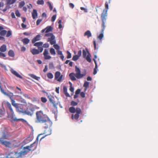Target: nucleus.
<instances>
[{"label":"nucleus","mask_w":158,"mask_h":158,"mask_svg":"<svg viewBox=\"0 0 158 158\" xmlns=\"http://www.w3.org/2000/svg\"><path fill=\"white\" fill-rule=\"evenodd\" d=\"M36 117L37 121L40 123H45L47 127H51L52 124V121L47 116L44 114L41 110L36 112Z\"/></svg>","instance_id":"f257e3e1"},{"label":"nucleus","mask_w":158,"mask_h":158,"mask_svg":"<svg viewBox=\"0 0 158 158\" xmlns=\"http://www.w3.org/2000/svg\"><path fill=\"white\" fill-rule=\"evenodd\" d=\"M2 138L0 139V143L5 145L6 147L10 148H14L17 147L15 145V142H10L9 141H4L3 139H7L9 137V134L7 130L4 128L2 132Z\"/></svg>","instance_id":"f03ea898"},{"label":"nucleus","mask_w":158,"mask_h":158,"mask_svg":"<svg viewBox=\"0 0 158 158\" xmlns=\"http://www.w3.org/2000/svg\"><path fill=\"white\" fill-rule=\"evenodd\" d=\"M41 135V134L39 135L36 140L30 146H27L23 148V150L22 151V152L24 156L27 154V153L30 151H33L36 149L38 143L39 138Z\"/></svg>","instance_id":"7ed1b4c3"},{"label":"nucleus","mask_w":158,"mask_h":158,"mask_svg":"<svg viewBox=\"0 0 158 158\" xmlns=\"http://www.w3.org/2000/svg\"><path fill=\"white\" fill-rule=\"evenodd\" d=\"M69 111L72 113H74L76 112V114L74 115L73 114H72L71 118L72 119H74L78 120L80 114L81 112V110L80 108L77 107L76 109L73 107H71L69 109Z\"/></svg>","instance_id":"20e7f679"},{"label":"nucleus","mask_w":158,"mask_h":158,"mask_svg":"<svg viewBox=\"0 0 158 158\" xmlns=\"http://www.w3.org/2000/svg\"><path fill=\"white\" fill-rule=\"evenodd\" d=\"M75 72H76L75 74L74 73H71L69 74V76L72 81L76 80L75 77L77 79H81L85 76V75L81 73L80 70L77 66H75Z\"/></svg>","instance_id":"39448f33"},{"label":"nucleus","mask_w":158,"mask_h":158,"mask_svg":"<svg viewBox=\"0 0 158 158\" xmlns=\"http://www.w3.org/2000/svg\"><path fill=\"white\" fill-rule=\"evenodd\" d=\"M110 0H108L105 3V7L106 9H104L103 12L101 15V19H102V26H104L105 24V22L106 21V17L107 16V11L108 9V4L110 3Z\"/></svg>","instance_id":"423d86ee"},{"label":"nucleus","mask_w":158,"mask_h":158,"mask_svg":"<svg viewBox=\"0 0 158 158\" xmlns=\"http://www.w3.org/2000/svg\"><path fill=\"white\" fill-rule=\"evenodd\" d=\"M7 158H18L24 156L22 151L18 153L13 152L8 153L6 154Z\"/></svg>","instance_id":"0eeeda50"},{"label":"nucleus","mask_w":158,"mask_h":158,"mask_svg":"<svg viewBox=\"0 0 158 158\" xmlns=\"http://www.w3.org/2000/svg\"><path fill=\"white\" fill-rule=\"evenodd\" d=\"M63 75H61L59 71L56 72L55 74V79L59 82L62 80Z\"/></svg>","instance_id":"6e6552de"},{"label":"nucleus","mask_w":158,"mask_h":158,"mask_svg":"<svg viewBox=\"0 0 158 158\" xmlns=\"http://www.w3.org/2000/svg\"><path fill=\"white\" fill-rule=\"evenodd\" d=\"M34 110L35 109L33 107L28 108L23 112V114L31 116Z\"/></svg>","instance_id":"1a4fd4ad"},{"label":"nucleus","mask_w":158,"mask_h":158,"mask_svg":"<svg viewBox=\"0 0 158 158\" xmlns=\"http://www.w3.org/2000/svg\"><path fill=\"white\" fill-rule=\"evenodd\" d=\"M43 50V47H39L38 50L33 48L31 50V52L33 55H37L41 52Z\"/></svg>","instance_id":"9d476101"},{"label":"nucleus","mask_w":158,"mask_h":158,"mask_svg":"<svg viewBox=\"0 0 158 158\" xmlns=\"http://www.w3.org/2000/svg\"><path fill=\"white\" fill-rule=\"evenodd\" d=\"M7 107L8 108L10 111V112L9 111V110H8L7 111L8 115L9 116L11 117L12 118L14 115V112L10 104L9 103H7Z\"/></svg>","instance_id":"9b49d317"},{"label":"nucleus","mask_w":158,"mask_h":158,"mask_svg":"<svg viewBox=\"0 0 158 158\" xmlns=\"http://www.w3.org/2000/svg\"><path fill=\"white\" fill-rule=\"evenodd\" d=\"M50 127H47V125L45 126V129L44 131V134H45V136L49 135L51 134V130L50 128Z\"/></svg>","instance_id":"f8f14e48"},{"label":"nucleus","mask_w":158,"mask_h":158,"mask_svg":"<svg viewBox=\"0 0 158 158\" xmlns=\"http://www.w3.org/2000/svg\"><path fill=\"white\" fill-rule=\"evenodd\" d=\"M48 54V51L47 49H45L43 55L44 56V58L45 60H49L51 58V57Z\"/></svg>","instance_id":"ddd939ff"},{"label":"nucleus","mask_w":158,"mask_h":158,"mask_svg":"<svg viewBox=\"0 0 158 158\" xmlns=\"http://www.w3.org/2000/svg\"><path fill=\"white\" fill-rule=\"evenodd\" d=\"M53 30L52 27L51 26H48L47 27L43 29L41 32L43 33L45 31V33H48L50 31H52Z\"/></svg>","instance_id":"4468645a"},{"label":"nucleus","mask_w":158,"mask_h":158,"mask_svg":"<svg viewBox=\"0 0 158 158\" xmlns=\"http://www.w3.org/2000/svg\"><path fill=\"white\" fill-rule=\"evenodd\" d=\"M102 32L98 37V39H99V40L101 41H102V39L104 37V35H103V31L104 30V29H105V24H104V27H103L102 26Z\"/></svg>","instance_id":"2eb2a0df"},{"label":"nucleus","mask_w":158,"mask_h":158,"mask_svg":"<svg viewBox=\"0 0 158 158\" xmlns=\"http://www.w3.org/2000/svg\"><path fill=\"white\" fill-rule=\"evenodd\" d=\"M55 37L54 35H52L50 38L48 39V41H49L51 45L55 44L56 43V40H55Z\"/></svg>","instance_id":"dca6fc26"},{"label":"nucleus","mask_w":158,"mask_h":158,"mask_svg":"<svg viewBox=\"0 0 158 158\" xmlns=\"http://www.w3.org/2000/svg\"><path fill=\"white\" fill-rule=\"evenodd\" d=\"M11 72L16 77H19L20 78L22 79L23 77L19 74L18 73L16 72L13 69H11L10 70Z\"/></svg>","instance_id":"f3484780"},{"label":"nucleus","mask_w":158,"mask_h":158,"mask_svg":"<svg viewBox=\"0 0 158 158\" xmlns=\"http://www.w3.org/2000/svg\"><path fill=\"white\" fill-rule=\"evenodd\" d=\"M48 97L51 103H52L54 105L56 104V102L54 101V98L53 96L50 95H48Z\"/></svg>","instance_id":"a211bd4d"},{"label":"nucleus","mask_w":158,"mask_h":158,"mask_svg":"<svg viewBox=\"0 0 158 158\" xmlns=\"http://www.w3.org/2000/svg\"><path fill=\"white\" fill-rule=\"evenodd\" d=\"M40 35H37L32 40V43L33 44H34L36 41L40 40Z\"/></svg>","instance_id":"6ab92c4d"},{"label":"nucleus","mask_w":158,"mask_h":158,"mask_svg":"<svg viewBox=\"0 0 158 158\" xmlns=\"http://www.w3.org/2000/svg\"><path fill=\"white\" fill-rule=\"evenodd\" d=\"M85 49L86 50L87 52V53L88 54L87 56L85 57L87 61L90 63L91 62V59L90 58V55L89 53V52L88 51V49L87 48H85Z\"/></svg>","instance_id":"aec40b11"},{"label":"nucleus","mask_w":158,"mask_h":158,"mask_svg":"<svg viewBox=\"0 0 158 158\" xmlns=\"http://www.w3.org/2000/svg\"><path fill=\"white\" fill-rule=\"evenodd\" d=\"M32 15L33 19H35L37 18V13L36 10L34 9L32 13Z\"/></svg>","instance_id":"412c9836"},{"label":"nucleus","mask_w":158,"mask_h":158,"mask_svg":"<svg viewBox=\"0 0 158 158\" xmlns=\"http://www.w3.org/2000/svg\"><path fill=\"white\" fill-rule=\"evenodd\" d=\"M84 36H87L88 38L92 36V34L89 30H87L85 31L84 34Z\"/></svg>","instance_id":"4be33fe9"},{"label":"nucleus","mask_w":158,"mask_h":158,"mask_svg":"<svg viewBox=\"0 0 158 158\" xmlns=\"http://www.w3.org/2000/svg\"><path fill=\"white\" fill-rule=\"evenodd\" d=\"M6 50V46L5 44H3L0 48V51L2 52H5Z\"/></svg>","instance_id":"5701e85b"},{"label":"nucleus","mask_w":158,"mask_h":158,"mask_svg":"<svg viewBox=\"0 0 158 158\" xmlns=\"http://www.w3.org/2000/svg\"><path fill=\"white\" fill-rule=\"evenodd\" d=\"M63 92L66 97H69V94L67 92V88L65 86H64L63 88Z\"/></svg>","instance_id":"b1692460"},{"label":"nucleus","mask_w":158,"mask_h":158,"mask_svg":"<svg viewBox=\"0 0 158 158\" xmlns=\"http://www.w3.org/2000/svg\"><path fill=\"white\" fill-rule=\"evenodd\" d=\"M93 60L95 65V68H94V70L93 74L94 75H95L97 73V69L98 68V65L96 60H95V59H94Z\"/></svg>","instance_id":"393cba45"},{"label":"nucleus","mask_w":158,"mask_h":158,"mask_svg":"<svg viewBox=\"0 0 158 158\" xmlns=\"http://www.w3.org/2000/svg\"><path fill=\"white\" fill-rule=\"evenodd\" d=\"M8 55L9 56L14 57L15 56V54L14 52L12 50H10L8 52Z\"/></svg>","instance_id":"a878e982"},{"label":"nucleus","mask_w":158,"mask_h":158,"mask_svg":"<svg viewBox=\"0 0 158 158\" xmlns=\"http://www.w3.org/2000/svg\"><path fill=\"white\" fill-rule=\"evenodd\" d=\"M22 41L24 44L25 45L29 43L30 40L27 38H25L22 40Z\"/></svg>","instance_id":"bb28decb"},{"label":"nucleus","mask_w":158,"mask_h":158,"mask_svg":"<svg viewBox=\"0 0 158 158\" xmlns=\"http://www.w3.org/2000/svg\"><path fill=\"white\" fill-rule=\"evenodd\" d=\"M28 75L31 77L38 81L39 79L40 78V77H38L33 74H29Z\"/></svg>","instance_id":"cd10ccee"},{"label":"nucleus","mask_w":158,"mask_h":158,"mask_svg":"<svg viewBox=\"0 0 158 158\" xmlns=\"http://www.w3.org/2000/svg\"><path fill=\"white\" fill-rule=\"evenodd\" d=\"M16 2V0H6V4L7 5H11L13 4Z\"/></svg>","instance_id":"c85d7f7f"},{"label":"nucleus","mask_w":158,"mask_h":158,"mask_svg":"<svg viewBox=\"0 0 158 158\" xmlns=\"http://www.w3.org/2000/svg\"><path fill=\"white\" fill-rule=\"evenodd\" d=\"M43 44V43L42 42H39L36 43H35L34 44V46H35L37 47L38 48L40 47V46H42Z\"/></svg>","instance_id":"c756f323"},{"label":"nucleus","mask_w":158,"mask_h":158,"mask_svg":"<svg viewBox=\"0 0 158 158\" xmlns=\"http://www.w3.org/2000/svg\"><path fill=\"white\" fill-rule=\"evenodd\" d=\"M11 103L13 106L15 107L16 108H18V105L17 103H15V102L13 99H11Z\"/></svg>","instance_id":"7c9ffc66"},{"label":"nucleus","mask_w":158,"mask_h":158,"mask_svg":"<svg viewBox=\"0 0 158 158\" xmlns=\"http://www.w3.org/2000/svg\"><path fill=\"white\" fill-rule=\"evenodd\" d=\"M7 31L5 30H2L0 32V35L1 36H4L6 35Z\"/></svg>","instance_id":"2f4dec72"},{"label":"nucleus","mask_w":158,"mask_h":158,"mask_svg":"<svg viewBox=\"0 0 158 158\" xmlns=\"http://www.w3.org/2000/svg\"><path fill=\"white\" fill-rule=\"evenodd\" d=\"M50 52L52 55H55L56 54V52L54 49L53 48H51L50 49Z\"/></svg>","instance_id":"473e14b6"},{"label":"nucleus","mask_w":158,"mask_h":158,"mask_svg":"<svg viewBox=\"0 0 158 158\" xmlns=\"http://www.w3.org/2000/svg\"><path fill=\"white\" fill-rule=\"evenodd\" d=\"M47 76L48 77L49 79H52L53 77V75L52 73H48L47 74Z\"/></svg>","instance_id":"72a5a7b5"},{"label":"nucleus","mask_w":158,"mask_h":158,"mask_svg":"<svg viewBox=\"0 0 158 158\" xmlns=\"http://www.w3.org/2000/svg\"><path fill=\"white\" fill-rule=\"evenodd\" d=\"M16 110L18 111L21 112L23 114V112L24 111H23V109L21 107L18 106V108H17Z\"/></svg>","instance_id":"f704fd0d"},{"label":"nucleus","mask_w":158,"mask_h":158,"mask_svg":"<svg viewBox=\"0 0 158 158\" xmlns=\"http://www.w3.org/2000/svg\"><path fill=\"white\" fill-rule=\"evenodd\" d=\"M87 52V51L86 49L85 50L83 49L82 50V55L84 58H85V57H86Z\"/></svg>","instance_id":"c9c22d12"},{"label":"nucleus","mask_w":158,"mask_h":158,"mask_svg":"<svg viewBox=\"0 0 158 158\" xmlns=\"http://www.w3.org/2000/svg\"><path fill=\"white\" fill-rule=\"evenodd\" d=\"M89 83L87 81H85L83 85L84 87H85L86 89H87L89 87Z\"/></svg>","instance_id":"e433bc0d"},{"label":"nucleus","mask_w":158,"mask_h":158,"mask_svg":"<svg viewBox=\"0 0 158 158\" xmlns=\"http://www.w3.org/2000/svg\"><path fill=\"white\" fill-rule=\"evenodd\" d=\"M37 3L39 5H43L44 2L43 0H38L37 1Z\"/></svg>","instance_id":"4c0bfd02"},{"label":"nucleus","mask_w":158,"mask_h":158,"mask_svg":"<svg viewBox=\"0 0 158 158\" xmlns=\"http://www.w3.org/2000/svg\"><path fill=\"white\" fill-rule=\"evenodd\" d=\"M79 56L77 55H75L73 56L72 60L73 61H76L79 58Z\"/></svg>","instance_id":"58836bf2"},{"label":"nucleus","mask_w":158,"mask_h":158,"mask_svg":"<svg viewBox=\"0 0 158 158\" xmlns=\"http://www.w3.org/2000/svg\"><path fill=\"white\" fill-rule=\"evenodd\" d=\"M25 4V3L24 1L21 2L19 4V7L20 8H21Z\"/></svg>","instance_id":"ea45409f"},{"label":"nucleus","mask_w":158,"mask_h":158,"mask_svg":"<svg viewBox=\"0 0 158 158\" xmlns=\"http://www.w3.org/2000/svg\"><path fill=\"white\" fill-rule=\"evenodd\" d=\"M67 59H69L71 57V53L69 51H67Z\"/></svg>","instance_id":"a19ab883"},{"label":"nucleus","mask_w":158,"mask_h":158,"mask_svg":"<svg viewBox=\"0 0 158 158\" xmlns=\"http://www.w3.org/2000/svg\"><path fill=\"white\" fill-rule=\"evenodd\" d=\"M12 35L11 31H8L7 32V34L6 35V37H8Z\"/></svg>","instance_id":"79ce46f5"},{"label":"nucleus","mask_w":158,"mask_h":158,"mask_svg":"<svg viewBox=\"0 0 158 158\" xmlns=\"http://www.w3.org/2000/svg\"><path fill=\"white\" fill-rule=\"evenodd\" d=\"M77 103L75 101H72L71 102V105L72 106H77Z\"/></svg>","instance_id":"37998d69"},{"label":"nucleus","mask_w":158,"mask_h":158,"mask_svg":"<svg viewBox=\"0 0 158 158\" xmlns=\"http://www.w3.org/2000/svg\"><path fill=\"white\" fill-rule=\"evenodd\" d=\"M47 3L49 6L50 10H52L53 9V7L51 3L49 2H48Z\"/></svg>","instance_id":"c03bdc74"},{"label":"nucleus","mask_w":158,"mask_h":158,"mask_svg":"<svg viewBox=\"0 0 158 158\" xmlns=\"http://www.w3.org/2000/svg\"><path fill=\"white\" fill-rule=\"evenodd\" d=\"M41 101L43 103H45L47 101V100L45 98L41 97Z\"/></svg>","instance_id":"a18cd8bd"},{"label":"nucleus","mask_w":158,"mask_h":158,"mask_svg":"<svg viewBox=\"0 0 158 158\" xmlns=\"http://www.w3.org/2000/svg\"><path fill=\"white\" fill-rule=\"evenodd\" d=\"M52 35H54L52 33H48L46 34L44 36L45 37H51Z\"/></svg>","instance_id":"49530a36"},{"label":"nucleus","mask_w":158,"mask_h":158,"mask_svg":"<svg viewBox=\"0 0 158 158\" xmlns=\"http://www.w3.org/2000/svg\"><path fill=\"white\" fill-rule=\"evenodd\" d=\"M53 47L56 49L59 50L60 49V47L57 44H54Z\"/></svg>","instance_id":"de8ad7c7"},{"label":"nucleus","mask_w":158,"mask_h":158,"mask_svg":"<svg viewBox=\"0 0 158 158\" xmlns=\"http://www.w3.org/2000/svg\"><path fill=\"white\" fill-rule=\"evenodd\" d=\"M49 68L50 69L53 68L54 67L53 64L52 63H50L49 64Z\"/></svg>","instance_id":"09e8293b"},{"label":"nucleus","mask_w":158,"mask_h":158,"mask_svg":"<svg viewBox=\"0 0 158 158\" xmlns=\"http://www.w3.org/2000/svg\"><path fill=\"white\" fill-rule=\"evenodd\" d=\"M4 112L1 109H0V117H2L4 115Z\"/></svg>","instance_id":"8fccbe9b"},{"label":"nucleus","mask_w":158,"mask_h":158,"mask_svg":"<svg viewBox=\"0 0 158 158\" xmlns=\"http://www.w3.org/2000/svg\"><path fill=\"white\" fill-rule=\"evenodd\" d=\"M56 15H53L52 17L51 21L52 22H54L56 19Z\"/></svg>","instance_id":"3c124183"},{"label":"nucleus","mask_w":158,"mask_h":158,"mask_svg":"<svg viewBox=\"0 0 158 158\" xmlns=\"http://www.w3.org/2000/svg\"><path fill=\"white\" fill-rule=\"evenodd\" d=\"M42 19H38L36 21V25L37 26L42 21Z\"/></svg>","instance_id":"603ef678"},{"label":"nucleus","mask_w":158,"mask_h":158,"mask_svg":"<svg viewBox=\"0 0 158 158\" xmlns=\"http://www.w3.org/2000/svg\"><path fill=\"white\" fill-rule=\"evenodd\" d=\"M49 44L48 43H46V44H43V46L42 47L43 48L44 47L45 48H48L49 47Z\"/></svg>","instance_id":"864d4df0"},{"label":"nucleus","mask_w":158,"mask_h":158,"mask_svg":"<svg viewBox=\"0 0 158 158\" xmlns=\"http://www.w3.org/2000/svg\"><path fill=\"white\" fill-rule=\"evenodd\" d=\"M6 56L5 54L2 53V52H0V57H5Z\"/></svg>","instance_id":"5fc2aeb1"},{"label":"nucleus","mask_w":158,"mask_h":158,"mask_svg":"<svg viewBox=\"0 0 158 158\" xmlns=\"http://www.w3.org/2000/svg\"><path fill=\"white\" fill-rule=\"evenodd\" d=\"M93 44L94 46V50L98 49V48H96V44L95 41L94 40L93 41Z\"/></svg>","instance_id":"6e6d98bb"},{"label":"nucleus","mask_w":158,"mask_h":158,"mask_svg":"<svg viewBox=\"0 0 158 158\" xmlns=\"http://www.w3.org/2000/svg\"><path fill=\"white\" fill-rule=\"evenodd\" d=\"M15 14H16V15L18 17H20V13L18 11H17L16 12H15Z\"/></svg>","instance_id":"4d7b16f0"},{"label":"nucleus","mask_w":158,"mask_h":158,"mask_svg":"<svg viewBox=\"0 0 158 158\" xmlns=\"http://www.w3.org/2000/svg\"><path fill=\"white\" fill-rule=\"evenodd\" d=\"M80 95L81 97L82 98H84L85 97V94L83 92H81L80 93Z\"/></svg>","instance_id":"13d9d810"},{"label":"nucleus","mask_w":158,"mask_h":158,"mask_svg":"<svg viewBox=\"0 0 158 158\" xmlns=\"http://www.w3.org/2000/svg\"><path fill=\"white\" fill-rule=\"evenodd\" d=\"M81 91V90L79 89H78L76 90V91L75 92V94H79L80 93Z\"/></svg>","instance_id":"bf43d9fd"},{"label":"nucleus","mask_w":158,"mask_h":158,"mask_svg":"<svg viewBox=\"0 0 158 158\" xmlns=\"http://www.w3.org/2000/svg\"><path fill=\"white\" fill-rule=\"evenodd\" d=\"M80 9L81 10H84V12H87V10L84 8V7H80Z\"/></svg>","instance_id":"052dcab7"},{"label":"nucleus","mask_w":158,"mask_h":158,"mask_svg":"<svg viewBox=\"0 0 158 158\" xmlns=\"http://www.w3.org/2000/svg\"><path fill=\"white\" fill-rule=\"evenodd\" d=\"M81 55V50H79L78 52V53L77 56H79V57Z\"/></svg>","instance_id":"680f3d73"},{"label":"nucleus","mask_w":158,"mask_h":158,"mask_svg":"<svg viewBox=\"0 0 158 158\" xmlns=\"http://www.w3.org/2000/svg\"><path fill=\"white\" fill-rule=\"evenodd\" d=\"M72 92H73L74 91V88L72 86H70L69 89Z\"/></svg>","instance_id":"e2e57ef3"},{"label":"nucleus","mask_w":158,"mask_h":158,"mask_svg":"<svg viewBox=\"0 0 158 158\" xmlns=\"http://www.w3.org/2000/svg\"><path fill=\"white\" fill-rule=\"evenodd\" d=\"M16 88L19 90V91H18V93H20V94H22V93L21 89L18 87H16Z\"/></svg>","instance_id":"0e129e2a"},{"label":"nucleus","mask_w":158,"mask_h":158,"mask_svg":"<svg viewBox=\"0 0 158 158\" xmlns=\"http://www.w3.org/2000/svg\"><path fill=\"white\" fill-rule=\"evenodd\" d=\"M57 53L59 55H63L62 51L59 50H58Z\"/></svg>","instance_id":"69168bd1"},{"label":"nucleus","mask_w":158,"mask_h":158,"mask_svg":"<svg viewBox=\"0 0 158 158\" xmlns=\"http://www.w3.org/2000/svg\"><path fill=\"white\" fill-rule=\"evenodd\" d=\"M56 91L57 94L59 93V87H56Z\"/></svg>","instance_id":"338daca9"},{"label":"nucleus","mask_w":158,"mask_h":158,"mask_svg":"<svg viewBox=\"0 0 158 158\" xmlns=\"http://www.w3.org/2000/svg\"><path fill=\"white\" fill-rule=\"evenodd\" d=\"M47 70H48L47 65H46L45 66V68L43 70V71L44 72H45L47 71Z\"/></svg>","instance_id":"774afa93"}]
</instances>
